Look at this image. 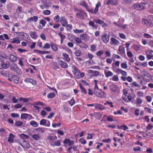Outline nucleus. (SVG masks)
I'll use <instances>...</instances> for the list:
<instances>
[{"label":"nucleus","mask_w":153,"mask_h":153,"mask_svg":"<svg viewBox=\"0 0 153 153\" xmlns=\"http://www.w3.org/2000/svg\"><path fill=\"white\" fill-rule=\"evenodd\" d=\"M7 59L6 55L4 56L0 55V65L1 67L4 69L8 68L10 66L9 62L5 61V59Z\"/></svg>","instance_id":"nucleus-1"},{"label":"nucleus","mask_w":153,"mask_h":153,"mask_svg":"<svg viewBox=\"0 0 153 153\" xmlns=\"http://www.w3.org/2000/svg\"><path fill=\"white\" fill-rule=\"evenodd\" d=\"M112 69L114 72H116L117 74H121L122 75L124 76H126L127 75V72L123 70H122L120 69L117 68L115 67L114 66V64H112Z\"/></svg>","instance_id":"nucleus-2"},{"label":"nucleus","mask_w":153,"mask_h":153,"mask_svg":"<svg viewBox=\"0 0 153 153\" xmlns=\"http://www.w3.org/2000/svg\"><path fill=\"white\" fill-rule=\"evenodd\" d=\"M110 89L111 92L117 94H119L120 92V89L119 87L114 84H111L110 86Z\"/></svg>","instance_id":"nucleus-3"},{"label":"nucleus","mask_w":153,"mask_h":153,"mask_svg":"<svg viewBox=\"0 0 153 153\" xmlns=\"http://www.w3.org/2000/svg\"><path fill=\"white\" fill-rule=\"evenodd\" d=\"M11 70H14L19 75L22 74V71L16 64H13L10 67Z\"/></svg>","instance_id":"nucleus-4"},{"label":"nucleus","mask_w":153,"mask_h":153,"mask_svg":"<svg viewBox=\"0 0 153 153\" xmlns=\"http://www.w3.org/2000/svg\"><path fill=\"white\" fill-rule=\"evenodd\" d=\"M94 93L95 95L100 97L104 98L105 93L101 89L94 90Z\"/></svg>","instance_id":"nucleus-5"},{"label":"nucleus","mask_w":153,"mask_h":153,"mask_svg":"<svg viewBox=\"0 0 153 153\" xmlns=\"http://www.w3.org/2000/svg\"><path fill=\"white\" fill-rule=\"evenodd\" d=\"M110 36L106 33H104L101 36L102 41L105 43H107L109 40Z\"/></svg>","instance_id":"nucleus-6"},{"label":"nucleus","mask_w":153,"mask_h":153,"mask_svg":"<svg viewBox=\"0 0 153 153\" xmlns=\"http://www.w3.org/2000/svg\"><path fill=\"white\" fill-rule=\"evenodd\" d=\"M59 22L62 25L63 27H66L68 24V22L65 16H61L60 18Z\"/></svg>","instance_id":"nucleus-7"},{"label":"nucleus","mask_w":153,"mask_h":153,"mask_svg":"<svg viewBox=\"0 0 153 153\" xmlns=\"http://www.w3.org/2000/svg\"><path fill=\"white\" fill-rule=\"evenodd\" d=\"M145 53L146 55L147 59H150L153 57V51L151 50H148L146 51Z\"/></svg>","instance_id":"nucleus-8"},{"label":"nucleus","mask_w":153,"mask_h":153,"mask_svg":"<svg viewBox=\"0 0 153 153\" xmlns=\"http://www.w3.org/2000/svg\"><path fill=\"white\" fill-rule=\"evenodd\" d=\"M85 74L84 72H81L79 71H77L76 73H75V76L77 79H80L85 76Z\"/></svg>","instance_id":"nucleus-9"},{"label":"nucleus","mask_w":153,"mask_h":153,"mask_svg":"<svg viewBox=\"0 0 153 153\" xmlns=\"http://www.w3.org/2000/svg\"><path fill=\"white\" fill-rule=\"evenodd\" d=\"M40 124L41 125L49 127L50 125V123L49 121L44 119L41 120L40 121Z\"/></svg>","instance_id":"nucleus-10"},{"label":"nucleus","mask_w":153,"mask_h":153,"mask_svg":"<svg viewBox=\"0 0 153 153\" xmlns=\"http://www.w3.org/2000/svg\"><path fill=\"white\" fill-rule=\"evenodd\" d=\"M94 21L96 24H99L102 27H106L107 26L106 24L105 23L104 21L100 19H94Z\"/></svg>","instance_id":"nucleus-11"},{"label":"nucleus","mask_w":153,"mask_h":153,"mask_svg":"<svg viewBox=\"0 0 153 153\" xmlns=\"http://www.w3.org/2000/svg\"><path fill=\"white\" fill-rule=\"evenodd\" d=\"M80 37L81 39L87 42L89 40L90 37L86 33H83L80 35Z\"/></svg>","instance_id":"nucleus-12"},{"label":"nucleus","mask_w":153,"mask_h":153,"mask_svg":"<svg viewBox=\"0 0 153 153\" xmlns=\"http://www.w3.org/2000/svg\"><path fill=\"white\" fill-rule=\"evenodd\" d=\"M110 44L112 45H117L120 43V42L116 39L111 37V38Z\"/></svg>","instance_id":"nucleus-13"},{"label":"nucleus","mask_w":153,"mask_h":153,"mask_svg":"<svg viewBox=\"0 0 153 153\" xmlns=\"http://www.w3.org/2000/svg\"><path fill=\"white\" fill-rule=\"evenodd\" d=\"M57 139V137L54 136H49L47 137V139L49 140L51 145H52V143H53L54 140H56Z\"/></svg>","instance_id":"nucleus-14"},{"label":"nucleus","mask_w":153,"mask_h":153,"mask_svg":"<svg viewBox=\"0 0 153 153\" xmlns=\"http://www.w3.org/2000/svg\"><path fill=\"white\" fill-rule=\"evenodd\" d=\"M20 145L23 148L25 149H28L30 147L29 143L26 142L25 140H23L22 144L21 143Z\"/></svg>","instance_id":"nucleus-15"},{"label":"nucleus","mask_w":153,"mask_h":153,"mask_svg":"<svg viewBox=\"0 0 153 153\" xmlns=\"http://www.w3.org/2000/svg\"><path fill=\"white\" fill-rule=\"evenodd\" d=\"M7 57H8L12 62H16L17 61L16 57L13 54H8Z\"/></svg>","instance_id":"nucleus-16"},{"label":"nucleus","mask_w":153,"mask_h":153,"mask_svg":"<svg viewBox=\"0 0 153 153\" xmlns=\"http://www.w3.org/2000/svg\"><path fill=\"white\" fill-rule=\"evenodd\" d=\"M64 144H68L69 146H71L74 144V142L73 140H71L69 139H65L63 141Z\"/></svg>","instance_id":"nucleus-17"},{"label":"nucleus","mask_w":153,"mask_h":153,"mask_svg":"<svg viewBox=\"0 0 153 153\" xmlns=\"http://www.w3.org/2000/svg\"><path fill=\"white\" fill-rule=\"evenodd\" d=\"M148 3L147 2H142L140 4H138V10H144L145 8L144 5Z\"/></svg>","instance_id":"nucleus-18"},{"label":"nucleus","mask_w":153,"mask_h":153,"mask_svg":"<svg viewBox=\"0 0 153 153\" xmlns=\"http://www.w3.org/2000/svg\"><path fill=\"white\" fill-rule=\"evenodd\" d=\"M38 17L36 16H33L29 18L27 21V22L28 23H30L31 22H36L38 20Z\"/></svg>","instance_id":"nucleus-19"},{"label":"nucleus","mask_w":153,"mask_h":153,"mask_svg":"<svg viewBox=\"0 0 153 153\" xmlns=\"http://www.w3.org/2000/svg\"><path fill=\"white\" fill-rule=\"evenodd\" d=\"M119 51L121 55H125V48L123 46H120L119 47Z\"/></svg>","instance_id":"nucleus-20"},{"label":"nucleus","mask_w":153,"mask_h":153,"mask_svg":"<svg viewBox=\"0 0 153 153\" xmlns=\"http://www.w3.org/2000/svg\"><path fill=\"white\" fill-rule=\"evenodd\" d=\"M29 34L31 37L33 39H36L38 37L35 31L30 32Z\"/></svg>","instance_id":"nucleus-21"},{"label":"nucleus","mask_w":153,"mask_h":153,"mask_svg":"<svg viewBox=\"0 0 153 153\" xmlns=\"http://www.w3.org/2000/svg\"><path fill=\"white\" fill-rule=\"evenodd\" d=\"M94 22H95L94 21H90L88 22V25L89 26H91L93 28L96 29L98 27V26L97 25H95Z\"/></svg>","instance_id":"nucleus-22"},{"label":"nucleus","mask_w":153,"mask_h":153,"mask_svg":"<svg viewBox=\"0 0 153 153\" xmlns=\"http://www.w3.org/2000/svg\"><path fill=\"white\" fill-rule=\"evenodd\" d=\"M89 73L92 75L93 76H97L99 75V72L97 71L89 70Z\"/></svg>","instance_id":"nucleus-23"},{"label":"nucleus","mask_w":153,"mask_h":153,"mask_svg":"<svg viewBox=\"0 0 153 153\" xmlns=\"http://www.w3.org/2000/svg\"><path fill=\"white\" fill-rule=\"evenodd\" d=\"M15 137V136L12 133H10L9 135L8 141L10 143H13L14 141L13 138H14Z\"/></svg>","instance_id":"nucleus-24"},{"label":"nucleus","mask_w":153,"mask_h":153,"mask_svg":"<svg viewBox=\"0 0 153 153\" xmlns=\"http://www.w3.org/2000/svg\"><path fill=\"white\" fill-rule=\"evenodd\" d=\"M117 3V0H108L107 2V4L109 5L110 4L112 5H116Z\"/></svg>","instance_id":"nucleus-25"},{"label":"nucleus","mask_w":153,"mask_h":153,"mask_svg":"<svg viewBox=\"0 0 153 153\" xmlns=\"http://www.w3.org/2000/svg\"><path fill=\"white\" fill-rule=\"evenodd\" d=\"M24 81L27 83H30L33 85H35L36 83V81L30 78H26L24 80Z\"/></svg>","instance_id":"nucleus-26"},{"label":"nucleus","mask_w":153,"mask_h":153,"mask_svg":"<svg viewBox=\"0 0 153 153\" xmlns=\"http://www.w3.org/2000/svg\"><path fill=\"white\" fill-rule=\"evenodd\" d=\"M62 56L66 61L69 62L70 61V59L69 57V56L68 54L65 53H63Z\"/></svg>","instance_id":"nucleus-27"},{"label":"nucleus","mask_w":153,"mask_h":153,"mask_svg":"<svg viewBox=\"0 0 153 153\" xmlns=\"http://www.w3.org/2000/svg\"><path fill=\"white\" fill-rule=\"evenodd\" d=\"M60 142L59 140H56V141H54V142L53 143H52V145L51 146L54 147L55 146H60Z\"/></svg>","instance_id":"nucleus-28"},{"label":"nucleus","mask_w":153,"mask_h":153,"mask_svg":"<svg viewBox=\"0 0 153 153\" xmlns=\"http://www.w3.org/2000/svg\"><path fill=\"white\" fill-rule=\"evenodd\" d=\"M11 79L15 83L17 84L19 82V79L17 76L15 75H13L12 76Z\"/></svg>","instance_id":"nucleus-29"},{"label":"nucleus","mask_w":153,"mask_h":153,"mask_svg":"<svg viewBox=\"0 0 153 153\" xmlns=\"http://www.w3.org/2000/svg\"><path fill=\"white\" fill-rule=\"evenodd\" d=\"M11 40L12 41L11 42V43H12L19 44L20 43V41L19 40L18 37L14 38L12 39Z\"/></svg>","instance_id":"nucleus-30"},{"label":"nucleus","mask_w":153,"mask_h":153,"mask_svg":"<svg viewBox=\"0 0 153 153\" xmlns=\"http://www.w3.org/2000/svg\"><path fill=\"white\" fill-rule=\"evenodd\" d=\"M52 50L54 51H56L58 50V45L56 44H51V45Z\"/></svg>","instance_id":"nucleus-31"},{"label":"nucleus","mask_w":153,"mask_h":153,"mask_svg":"<svg viewBox=\"0 0 153 153\" xmlns=\"http://www.w3.org/2000/svg\"><path fill=\"white\" fill-rule=\"evenodd\" d=\"M105 76L106 77H108L110 76H111L113 75V73L111 71H104Z\"/></svg>","instance_id":"nucleus-32"},{"label":"nucleus","mask_w":153,"mask_h":153,"mask_svg":"<svg viewBox=\"0 0 153 153\" xmlns=\"http://www.w3.org/2000/svg\"><path fill=\"white\" fill-rule=\"evenodd\" d=\"M142 23L146 26H148L149 25V26L152 25V24L151 22H149L146 19H143L142 21Z\"/></svg>","instance_id":"nucleus-33"},{"label":"nucleus","mask_w":153,"mask_h":153,"mask_svg":"<svg viewBox=\"0 0 153 153\" xmlns=\"http://www.w3.org/2000/svg\"><path fill=\"white\" fill-rule=\"evenodd\" d=\"M79 4L81 6L84 7L86 9H87L88 8V5L87 3L84 1H80Z\"/></svg>","instance_id":"nucleus-34"},{"label":"nucleus","mask_w":153,"mask_h":153,"mask_svg":"<svg viewBox=\"0 0 153 153\" xmlns=\"http://www.w3.org/2000/svg\"><path fill=\"white\" fill-rule=\"evenodd\" d=\"M59 63L60 65L62 68H66L68 67V66L67 63L62 61H59Z\"/></svg>","instance_id":"nucleus-35"},{"label":"nucleus","mask_w":153,"mask_h":153,"mask_svg":"<svg viewBox=\"0 0 153 153\" xmlns=\"http://www.w3.org/2000/svg\"><path fill=\"white\" fill-rule=\"evenodd\" d=\"M149 11L151 13H153V2H151L149 4Z\"/></svg>","instance_id":"nucleus-36"},{"label":"nucleus","mask_w":153,"mask_h":153,"mask_svg":"<svg viewBox=\"0 0 153 153\" xmlns=\"http://www.w3.org/2000/svg\"><path fill=\"white\" fill-rule=\"evenodd\" d=\"M30 124L31 126L34 127H37L39 125V124L34 120L31 121L30 122Z\"/></svg>","instance_id":"nucleus-37"},{"label":"nucleus","mask_w":153,"mask_h":153,"mask_svg":"<svg viewBox=\"0 0 153 153\" xmlns=\"http://www.w3.org/2000/svg\"><path fill=\"white\" fill-rule=\"evenodd\" d=\"M74 32L76 34L82 33L84 32V30L83 29H76L73 30Z\"/></svg>","instance_id":"nucleus-38"},{"label":"nucleus","mask_w":153,"mask_h":153,"mask_svg":"<svg viewBox=\"0 0 153 153\" xmlns=\"http://www.w3.org/2000/svg\"><path fill=\"white\" fill-rule=\"evenodd\" d=\"M77 17L79 19H84V16L81 13L77 12L76 13Z\"/></svg>","instance_id":"nucleus-39"},{"label":"nucleus","mask_w":153,"mask_h":153,"mask_svg":"<svg viewBox=\"0 0 153 153\" xmlns=\"http://www.w3.org/2000/svg\"><path fill=\"white\" fill-rule=\"evenodd\" d=\"M19 137L21 139L23 140L28 139L29 138V136L27 135H25L24 134H22L20 135Z\"/></svg>","instance_id":"nucleus-40"},{"label":"nucleus","mask_w":153,"mask_h":153,"mask_svg":"<svg viewBox=\"0 0 153 153\" xmlns=\"http://www.w3.org/2000/svg\"><path fill=\"white\" fill-rule=\"evenodd\" d=\"M79 87L80 91L82 93H83L85 94H86L87 93L86 91L85 88L82 86L81 84H79Z\"/></svg>","instance_id":"nucleus-41"},{"label":"nucleus","mask_w":153,"mask_h":153,"mask_svg":"<svg viewBox=\"0 0 153 153\" xmlns=\"http://www.w3.org/2000/svg\"><path fill=\"white\" fill-rule=\"evenodd\" d=\"M74 38L76 43L79 44L82 41L81 38L76 37L75 36H74Z\"/></svg>","instance_id":"nucleus-42"},{"label":"nucleus","mask_w":153,"mask_h":153,"mask_svg":"<svg viewBox=\"0 0 153 153\" xmlns=\"http://www.w3.org/2000/svg\"><path fill=\"white\" fill-rule=\"evenodd\" d=\"M55 96V94L54 93H49L47 95V97L48 98H52Z\"/></svg>","instance_id":"nucleus-43"},{"label":"nucleus","mask_w":153,"mask_h":153,"mask_svg":"<svg viewBox=\"0 0 153 153\" xmlns=\"http://www.w3.org/2000/svg\"><path fill=\"white\" fill-rule=\"evenodd\" d=\"M28 114H21V119H26L28 117Z\"/></svg>","instance_id":"nucleus-44"},{"label":"nucleus","mask_w":153,"mask_h":153,"mask_svg":"<svg viewBox=\"0 0 153 153\" xmlns=\"http://www.w3.org/2000/svg\"><path fill=\"white\" fill-rule=\"evenodd\" d=\"M131 85L132 87H134V86L139 87L140 89V86L139 84L136 82H134L131 83Z\"/></svg>","instance_id":"nucleus-45"},{"label":"nucleus","mask_w":153,"mask_h":153,"mask_svg":"<svg viewBox=\"0 0 153 153\" xmlns=\"http://www.w3.org/2000/svg\"><path fill=\"white\" fill-rule=\"evenodd\" d=\"M60 18L59 16L58 15L56 16L53 18L54 20L57 22H59L60 21Z\"/></svg>","instance_id":"nucleus-46"},{"label":"nucleus","mask_w":153,"mask_h":153,"mask_svg":"<svg viewBox=\"0 0 153 153\" xmlns=\"http://www.w3.org/2000/svg\"><path fill=\"white\" fill-rule=\"evenodd\" d=\"M58 35L60 36L61 39L64 40L66 38L65 35L62 34L61 32H59L58 33Z\"/></svg>","instance_id":"nucleus-47"},{"label":"nucleus","mask_w":153,"mask_h":153,"mask_svg":"<svg viewBox=\"0 0 153 153\" xmlns=\"http://www.w3.org/2000/svg\"><path fill=\"white\" fill-rule=\"evenodd\" d=\"M51 45L48 43H46L43 47V48L44 49H48L50 48Z\"/></svg>","instance_id":"nucleus-48"},{"label":"nucleus","mask_w":153,"mask_h":153,"mask_svg":"<svg viewBox=\"0 0 153 153\" xmlns=\"http://www.w3.org/2000/svg\"><path fill=\"white\" fill-rule=\"evenodd\" d=\"M51 13V11L49 10H45L43 11V13L45 15H48Z\"/></svg>","instance_id":"nucleus-49"},{"label":"nucleus","mask_w":153,"mask_h":153,"mask_svg":"<svg viewBox=\"0 0 153 153\" xmlns=\"http://www.w3.org/2000/svg\"><path fill=\"white\" fill-rule=\"evenodd\" d=\"M137 104V105H140L139 106H140V104L142 102V100L139 98H137L136 99Z\"/></svg>","instance_id":"nucleus-50"},{"label":"nucleus","mask_w":153,"mask_h":153,"mask_svg":"<svg viewBox=\"0 0 153 153\" xmlns=\"http://www.w3.org/2000/svg\"><path fill=\"white\" fill-rule=\"evenodd\" d=\"M68 102L72 106L75 103V101L74 99L72 98L68 101Z\"/></svg>","instance_id":"nucleus-51"},{"label":"nucleus","mask_w":153,"mask_h":153,"mask_svg":"<svg viewBox=\"0 0 153 153\" xmlns=\"http://www.w3.org/2000/svg\"><path fill=\"white\" fill-rule=\"evenodd\" d=\"M46 23V21L44 19H41L39 22V23L42 24L43 27L45 26V25Z\"/></svg>","instance_id":"nucleus-52"},{"label":"nucleus","mask_w":153,"mask_h":153,"mask_svg":"<svg viewBox=\"0 0 153 153\" xmlns=\"http://www.w3.org/2000/svg\"><path fill=\"white\" fill-rule=\"evenodd\" d=\"M137 95L139 97H143L144 96L143 93L140 91H138L137 92Z\"/></svg>","instance_id":"nucleus-53"},{"label":"nucleus","mask_w":153,"mask_h":153,"mask_svg":"<svg viewBox=\"0 0 153 153\" xmlns=\"http://www.w3.org/2000/svg\"><path fill=\"white\" fill-rule=\"evenodd\" d=\"M81 53V52L80 50H77L75 51V52L74 53V54L76 56H79L80 55Z\"/></svg>","instance_id":"nucleus-54"},{"label":"nucleus","mask_w":153,"mask_h":153,"mask_svg":"<svg viewBox=\"0 0 153 153\" xmlns=\"http://www.w3.org/2000/svg\"><path fill=\"white\" fill-rule=\"evenodd\" d=\"M32 137L33 138L34 140H38L39 139V137L37 134H34L32 135Z\"/></svg>","instance_id":"nucleus-55"},{"label":"nucleus","mask_w":153,"mask_h":153,"mask_svg":"<svg viewBox=\"0 0 153 153\" xmlns=\"http://www.w3.org/2000/svg\"><path fill=\"white\" fill-rule=\"evenodd\" d=\"M118 25V27H119L123 29L126 28L127 26L126 25H123L121 24H119V25Z\"/></svg>","instance_id":"nucleus-56"},{"label":"nucleus","mask_w":153,"mask_h":153,"mask_svg":"<svg viewBox=\"0 0 153 153\" xmlns=\"http://www.w3.org/2000/svg\"><path fill=\"white\" fill-rule=\"evenodd\" d=\"M121 66L122 68L125 69L126 68H127V66L126 62L122 63L121 64Z\"/></svg>","instance_id":"nucleus-57"},{"label":"nucleus","mask_w":153,"mask_h":153,"mask_svg":"<svg viewBox=\"0 0 153 153\" xmlns=\"http://www.w3.org/2000/svg\"><path fill=\"white\" fill-rule=\"evenodd\" d=\"M113 80L115 81H117L119 80L118 76L115 75H114L112 78Z\"/></svg>","instance_id":"nucleus-58"},{"label":"nucleus","mask_w":153,"mask_h":153,"mask_svg":"<svg viewBox=\"0 0 153 153\" xmlns=\"http://www.w3.org/2000/svg\"><path fill=\"white\" fill-rule=\"evenodd\" d=\"M119 35L120 38L122 39H125L126 38V35L123 33H119Z\"/></svg>","instance_id":"nucleus-59"},{"label":"nucleus","mask_w":153,"mask_h":153,"mask_svg":"<svg viewBox=\"0 0 153 153\" xmlns=\"http://www.w3.org/2000/svg\"><path fill=\"white\" fill-rule=\"evenodd\" d=\"M22 124V123L20 121H17L15 123V125L17 127L20 126Z\"/></svg>","instance_id":"nucleus-60"},{"label":"nucleus","mask_w":153,"mask_h":153,"mask_svg":"<svg viewBox=\"0 0 153 153\" xmlns=\"http://www.w3.org/2000/svg\"><path fill=\"white\" fill-rule=\"evenodd\" d=\"M96 46L94 45H92L90 47V49L91 51H96Z\"/></svg>","instance_id":"nucleus-61"},{"label":"nucleus","mask_w":153,"mask_h":153,"mask_svg":"<svg viewBox=\"0 0 153 153\" xmlns=\"http://www.w3.org/2000/svg\"><path fill=\"white\" fill-rule=\"evenodd\" d=\"M111 140L110 139L108 138L107 139H103L102 140V141L103 142H104L106 143H109L111 142Z\"/></svg>","instance_id":"nucleus-62"},{"label":"nucleus","mask_w":153,"mask_h":153,"mask_svg":"<svg viewBox=\"0 0 153 153\" xmlns=\"http://www.w3.org/2000/svg\"><path fill=\"white\" fill-rule=\"evenodd\" d=\"M11 116L12 117L15 118L18 117L19 116V114L15 113H11Z\"/></svg>","instance_id":"nucleus-63"},{"label":"nucleus","mask_w":153,"mask_h":153,"mask_svg":"<svg viewBox=\"0 0 153 153\" xmlns=\"http://www.w3.org/2000/svg\"><path fill=\"white\" fill-rule=\"evenodd\" d=\"M143 35L145 38L147 39L152 38V36L148 33H145Z\"/></svg>","instance_id":"nucleus-64"}]
</instances>
